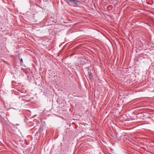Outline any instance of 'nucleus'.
Instances as JSON below:
<instances>
[{"label": "nucleus", "instance_id": "2", "mask_svg": "<svg viewBox=\"0 0 154 154\" xmlns=\"http://www.w3.org/2000/svg\"><path fill=\"white\" fill-rule=\"evenodd\" d=\"M20 60H21V61L22 62H23V60L22 58H21V59H20Z\"/></svg>", "mask_w": 154, "mask_h": 154}, {"label": "nucleus", "instance_id": "1", "mask_svg": "<svg viewBox=\"0 0 154 154\" xmlns=\"http://www.w3.org/2000/svg\"><path fill=\"white\" fill-rule=\"evenodd\" d=\"M69 4H72V5H77L78 2L76 0H64Z\"/></svg>", "mask_w": 154, "mask_h": 154}]
</instances>
